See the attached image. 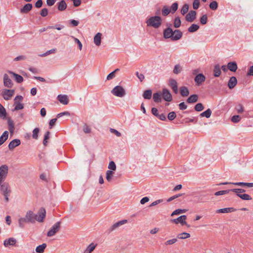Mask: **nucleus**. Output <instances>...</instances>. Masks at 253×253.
<instances>
[{
  "instance_id": "nucleus-1",
  "label": "nucleus",
  "mask_w": 253,
  "mask_h": 253,
  "mask_svg": "<svg viewBox=\"0 0 253 253\" xmlns=\"http://www.w3.org/2000/svg\"><path fill=\"white\" fill-rule=\"evenodd\" d=\"M146 22L147 26L152 27L155 29H158L162 24V19L160 16L156 15L150 17L147 20Z\"/></svg>"
},
{
  "instance_id": "nucleus-2",
  "label": "nucleus",
  "mask_w": 253,
  "mask_h": 253,
  "mask_svg": "<svg viewBox=\"0 0 253 253\" xmlns=\"http://www.w3.org/2000/svg\"><path fill=\"white\" fill-rule=\"evenodd\" d=\"M23 99V97L21 95H17L15 97L14 100V108L12 110V111L22 110L24 108V105L22 103Z\"/></svg>"
},
{
  "instance_id": "nucleus-3",
  "label": "nucleus",
  "mask_w": 253,
  "mask_h": 253,
  "mask_svg": "<svg viewBox=\"0 0 253 253\" xmlns=\"http://www.w3.org/2000/svg\"><path fill=\"white\" fill-rule=\"evenodd\" d=\"M111 93L116 96L122 97L126 94V91L122 86L117 85L111 90Z\"/></svg>"
},
{
  "instance_id": "nucleus-4",
  "label": "nucleus",
  "mask_w": 253,
  "mask_h": 253,
  "mask_svg": "<svg viewBox=\"0 0 253 253\" xmlns=\"http://www.w3.org/2000/svg\"><path fill=\"white\" fill-rule=\"evenodd\" d=\"M61 222L60 221L55 223L50 229L49 231L47 233L48 237H52L58 232L60 228Z\"/></svg>"
},
{
  "instance_id": "nucleus-5",
  "label": "nucleus",
  "mask_w": 253,
  "mask_h": 253,
  "mask_svg": "<svg viewBox=\"0 0 253 253\" xmlns=\"http://www.w3.org/2000/svg\"><path fill=\"white\" fill-rule=\"evenodd\" d=\"M162 98L167 102H170L172 100V96L169 90L167 88H163L161 92Z\"/></svg>"
},
{
  "instance_id": "nucleus-6",
  "label": "nucleus",
  "mask_w": 253,
  "mask_h": 253,
  "mask_svg": "<svg viewBox=\"0 0 253 253\" xmlns=\"http://www.w3.org/2000/svg\"><path fill=\"white\" fill-rule=\"evenodd\" d=\"M0 191L2 194L10 193L11 188L9 183L5 181L2 182L0 184Z\"/></svg>"
},
{
  "instance_id": "nucleus-7",
  "label": "nucleus",
  "mask_w": 253,
  "mask_h": 253,
  "mask_svg": "<svg viewBox=\"0 0 253 253\" xmlns=\"http://www.w3.org/2000/svg\"><path fill=\"white\" fill-rule=\"evenodd\" d=\"M187 219V216L185 215H181L176 219H173L171 220V221L175 224H178L180 223L182 225H185L188 227H190V225H188L186 222V220Z\"/></svg>"
},
{
  "instance_id": "nucleus-8",
  "label": "nucleus",
  "mask_w": 253,
  "mask_h": 253,
  "mask_svg": "<svg viewBox=\"0 0 253 253\" xmlns=\"http://www.w3.org/2000/svg\"><path fill=\"white\" fill-rule=\"evenodd\" d=\"M14 90L4 89L2 90L1 95L5 100H9L13 95Z\"/></svg>"
},
{
  "instance_id": "nucleus-9",
  "label": "nucleus",
  "mask_w": 253,
  "mask_h": 253,
  "mask_svg": "<svg viewBox=\"0 0 253 253\" xmlns=\"http://www.w3.org/2000/svg\"><path fill=\"white\" fill-rule=\"evenodd\" d=\"M26 217L29 222L34 223L37 220V214H35L32 211H28L26 214Z\"/></svg>"
},
{
  "instance_id": "nucleus-10",
  "label": "nucleus",
  "mask_w": 253,
  "mask_h": 253,
  "mask_svg": "<svg viewBox=\"0 0 253 253\" xmlns=\"http://www.w3.org/2000/svg\"><path fill=\"white\" fill-rule=\"evenodd\" d=\"M46 211L44 208H41L38 212L37 216V221L39 222H42L45 217Z\"/></svg>"
},
{
  "instance_id": "nucleus-11",
  "label": "nucleus",
  "mask_w": 253,
  "mask_h": 253,
  "mask_svg": "<svg viewBox=\"0 0 253 253\" xmlns=\"http://www.w3.org/2000/svg\"><path fill=\"white\" fill-rule=\"evenodd\" d=\"M173 31L170 27H168L164 30L163 36L166 39L170 38L171 39Z\"/></svg>"
},
{
  "instance_id": "nucleus-12",
  "label": "nucleus",
  "mask_w": 253,
  "mask_h": 253,
  "mask_svg": "<svg viewBox=\"0 0 253 253\" xmlns=\"http://www.w3.org/2000/svg\"><path fill=\"white\" fill-rule=\"evenodd\" d=\"M196 12L194 10L190 11L185 16V19L187 22H192L196 18Z\"/></svg>"
},
{
  "instance_id": "nucleus-13",
  "label": "nucleus",
  "mask_w": 253,
  "mask_h": 253,
  "mask_svg": "<svg viewBox=\"0 0 253 253\" xmlns=\"http://www.w3.org/2000/svg\"><path fill=\"white\" fill-rule=\"evenodd\" d=\"M3 84L5 87L11 88L13 85L12 81L6 74L3 76Z\"/></svg>"
},
{
  "instance_id": "nucleus-14",
  "label": "nucleus",
  "mask_w": 253,
  "mask_h": 253,
  "mask_svg": "<svg viewBox=\"0 0 253 253\" xmlns=\"http://www.w3.org/2000/svg\"><path fill=\"white\" fill-rule=\"evenodd\" d=\"M169 84L173 91V92L177 94L178 93V86L176 80L173 79H170L169 80Z\"/></svg>"
},
{
  "instance_id": "nucleus-15",
  "label": "nucleus",
  "mask_w": 253,
  "mask_h": 253,
  "mask_svg": "<svg viewBox=\"0 0 253 253\" xmlns=\"http://www.w3.org/2000/svg\"><path fill=\"white\" fill-rule=\"evenodd\" d=\"M206 78L202 74H198L195 78L194 80L197 85H201L203 82H205Z\"/></svg>"
},
{
  "instance_id": "nucleus-16",
  "label": "nucleus",
  "mask_w": 253,
  "mask_h": 253,
  "mask_svg": "<svg viewBox=\"0 0 253 253\" xmlns=\"http://www.w3.org/2000/svg\"><path fill=\"white\" fill-rule=\"evenodd\" d=\"M21 144V141L18 139L12 140L8 144V148L10 150H12L14 148L18 146Z\"/></svg>"
},
{
  "instance_id": "nucleus-17",
  "label": "nucleus",
  "mask_w": 253,
  "mask_h": 253,
  "mask_svg": "<svg viewBox=\"0 0 253 253\" xmlns=\"http://www.w3.org/2000/svg\"><path fill=\"white\" fill-rule=\"evenodd\" d=\"M127 222V220H123L119 221L116 223L114 224L113 225L111 226L110 228L109 229V232H112L115 230H116L117 228L121 226V225L126 223Z\"/></svg>"
},
{
  "instance_id": "nucleus-18",
  "label": "nucleus",
  "mask_w": 253,
  "mask_h": 253,
  "mask_svg": "<svg viewBox=\"0 0 253 253\" xmlns=\"http://www.w3.org/2000/svg\"><path fill=\"white\" fill-rule=\"evenodd\" d=\"M182 33L179 30H175L173 31V34L171 38L172 41H177L181 38Z\"/></svg>"
},
{
  "instance_id": "nucleus-19",
  "label": "nucleus",
  "mask_w": 253,
  "mask_h": 253,
  "mask_svg": "<svg viewBox=\"0 0 253 253\" xmlns=\"http://www.w3.org/2000/svg\"><path fill=\"white\" fill-rule=\"evenodd\" d=\"M16 242V240L15 238H9L4 240L3 245L5 247H8L9 246H14Z\"/></svg>"
},
{
  "instance_id": "nucleus-20",
  "label": "nucleus",
  "mask_w": 253,
  "mask_h": 253,
  "mask_svg": "<svg viewBox=\"0 0 253 253\" xmlns=\"http://www.w3.org/2000/svg\"><path fill=\"white\" fill-rule=\"evenodd\" d=\"M57 99L61 103L64 105H67L69 103V99L66 95H58Z\"/></svg>"
},
{
  "instance_id": "nucleus-21",
  "label": "nucleus",
  "mask_w": 253,
  "mask_h": 253,
  "mask_svg": "<svg viewBox=\"0 0 253 253\" xmlns=\"http://www.w3.org/2000/svg\"><path fill=\"white\" fill-rule=\"evenodd\" d=\"M236 210L234 209V208H225L223 209H220L219 210H216V213H229V212H232L235 211H236Z\"/></svg>"
},
{
  "instance_id": "nucleus-22",
  "label": "nucleus",
  "mask_w": 253,
  "mask_h": 253,
  "mask_svg": "<svg viewBox=\"0 0 253 253\" xmlns=\"http://www.w3.org/2000/svg\"><path fill=\"white\" fill-rule=\"evenodd\" d=\"M57 8L59 11H63L65 10L67 7V5L64 0H61L57 3Z\"/></svg>"
},
{
  "instance_id": "nucleus-23",
  "label": "nucleus",
  "mask_w": 253,
  "mask_h": 253,
  "mask_svg": "<svg viewBox=\"0 0 253 253\" xmlns=\"http://www.w3.org/2000/svg\"><path fill=\"white\" fill-rule=\"evenodd\" d=\"M32 7L33 5L31 3H27L20 9V12L27 13L32 9Z\"/></svg>"
},
{
  "instance_id": "nucleus-24",
  "label": "nucleus",
  "mask_w": 253,
  "mask_h": 253,
  "mask_svg": "<svg viewBox=\"0 0 253 253\" xmlns=\"http://www.w3.org/2000/svg\"><path fill=\"white\" fill-rule=\"evenodd\" d=\"M237 79L236 78V77H232L231 78H230V79L228 82V86L229 88L232 89L236 86V85L237 84Z\"/></svg>"
},
{
  "instance_id": "nucleus-25",
  "label": "nucleus",
  "mask_w": 253,
  "mask_h": 253,
  "mask_svg": "<svg viewBox=\"0 0 253 253\" xmlns=\"http://www.w3.org/2000/svg\"><path fill=\"white\" fill-rule=\"evenodd\" d=\"M228 69L232 72H236L238 67L237 64L235 62H230L227 64Z\"/></svg>"
},
{
  "instance_id": "nucleus-26",
  "label": "nucleus",
  "mask_w": 253,
  "mask_h": 253,
  "mask_svg": "<svg viewBox=\"0 0 253 253\" xmlns=\"http://www.w3.org/2000/svg\"><path fill=\"white\" fill-rule=\"evenodd\" d=\"M180 94L183 97H186L189 95V91L188 88L185 86H182L180 87Z\"/></svg>"
},
{
  "instance_id": "nucleus-27",
  "label": "nucleus",
  "mask_w": 253,
  "mask_h": 253,
  "mask_svg": "<svg viewBox=\"0 0 253 253\" xmlns=\"http://www.w3.org/2000/svg\"><path fill=\"white\" fill-rule=\"evenodd\" d=\"M153 99L155 103L161 102L162 100L161 92L154 93L153 95Z\"/></svg>"
},
{
  "instance_id": "nucleus-28",
  "label": "nucleus",
  "mask_w": 253,
  "mask_h": 253,
  "mask_svg": "<svg viewBox=\"0 0 253 253\" xmlns=\"http://www.w3.org/2000/svg\"><path fill=\"white\" fill-rule=\"evenodd\" d=\"M8 73L13 76L15 81L18 83H21L23 81V78L21 76L17 74L12 71H9Z\"/></svg>"
},
{
  "instance_id": "nucleus-29",
  "label": "nucleus",
  "mask_w": 253,
  "mask_h": 253,
  "mask_svg": "<svg viewBox=\"0 0 253 253\" xmlns=\"http://www.w3.org/2000/svg\"><path fill=\"white\" fill-rule=\"evenodd\" d=\"M8 137V132L7 131H4L2 134L0 136V146L4 143V142L7 139Z\"/></svg>"
},
{
  "instance_id": "nucleus-30",
  "label": "nucleus",
  "mask_w": 253,
  "mask_h": 253,
  "mask_svg": "<svg viewBox=\"0 0 253 253\" xmlns=\"http://www.w3.org/2000/svg\"><path fill=\"white\" fill-rule=\"evenodd\" d=\"M101 36L100 33H98L94 37V42L97 46H99L101 44Z\"/></svg>"
},
{
  "instance_id": "nucleus-31",
  "label": "nucleus",
  "mask_w": 253,
  "mask_h": 253,
  "mask_svg": "<svg viewBox=\"0 0 253 253\" xmlns=\"http://www.w3.org/2000/svg\"><path fill=\"white\" fill-rule=\"evenodd\" d=\"M221 74L220 66L218 64H216L214 67L213 75L214 77H218Z\"/></svg>"
},
{
  "instance_id": "nucleus-32",
  "label": "nucleus",
  "mask_w": 253,
  "mask_h": 253,
  "mask_svg": "<svg viewBox=\"0 0 253 253\" xmlns=\"http://www.w3.org/2000/svg\"><path fill=\"white\" fill-rule=\"evenodd\" d=\"M198 96L196 94H193L190 96L187 99L188 103H195L198 101Z\"/></svg>"
},
{
  "instance_id": "nucleus-33",
  "label": "nucleus",
  "mask_w": 253,
  "mask_h": 253,
  "mask_svg": "<svg viewBox=\"0 0 253 253\" xmlns=\"http://www.w3.org/2000/svg\"><path fill=\"white\" fill-rule=\"evenodd\" d=\"M7 113L5 108L0 103V118L5 119Z\"/></svg>"
},
{
  "instance_id": "nucleus-34",
  "label": "nucleus",
  "mask_w": 253,
  "mask_h": 253,
  "mask_svg": "<svg viewBox=\"0 0 253 253\" xmlns=\"http://www.w3.org/2000/svg\"><path fill=\"white\" fill-rule=\"evenodd\" d=\"M46 247V244L45 243H43L42 244L37 247L36 251L38 253H43Z\"/></svg>"
},
{
  "instance_id": "nucleus-35",
  "label": "nucleus",
  "mask_w": 253,
  "mask_h": 253,
  "mask_svg": "<svg viewBox=\"0 0 253 253\" xmlns=\"http://www.w3.org/2000/svg\"><path fill=\"white\" fill-rule=\"evenodd\" d=\"M152 91L150 89H148L144 91L143 97L145 99H150L151 98Z\"/></svg>"
},
{
  "instance_id": "nucleus-36",
  "label": "nucleus",
  "mask_w": 253,
  "mask_h": 253,
  "mask_svg": "<svg viewBox=\"0 0 253 253\" xmlns=\"http://www.w3.org/2000/svg\"><path fill=\"white\" fill-rule=\"evenodd\" d=\"M96 247V244L92 243L88 245L85 250L84 253H91Z\"/></svg>"
},
{
  "instance_id": "nucleus-37",
  "label": "nucleus",
  "mask_w": 253,
  "mask_h": 253,
  "mask_svg": "<svg viewBox=\"0 0 253 253\" xmlns=\"http://www.w3.org/2000/svg\"><path fill=\"white\" fill-rule=\"evenodd\" d=\"M226 184H233L236 186H246V182H223L219 184V185H226Z\"/></svg>"
},
{
  "instance_id": "nucleus-38",
  "label": "nucleus",
  "mask_w": 253,
  "mask_h": 253,
  "mask_svg": "<svg viewBox=\"0 0 253 253\" xmlns=\"http://www.w3.org/2000/svg\"><path fill=\"white\" fill-rule=\"evenodd\" d=\"M211 113H212V112H211V110L210 109H208L205 111L201 113L200 115V116L201 117H205L207 118H209L211 116Z\"/></svg>"
},
{
  "instance_id": "nucleus-39",
  "label": "nucleus",
  "mask_w": 253,
  "mask_h": 253,
  "mask_svg": "<svg viewBox=\"0 0 253 253\" xmlns=\"http://www.w3.org/2000/svg\"><path fill=\"white\" fill-rule=\"evenodd\" d=\"M199 29V26L198 25L193 24L188 28V31L190 33H193L197 31Z\"/></svg>"
},
{
  "instance_id": "nucleus-40",
  "label": "nucleus",
  "mask_w": 253,
  "mask_h": 253,
  "mask_svg": "<svg viewBox=\"0 0 253 253\" xmlns=\"http://www.w3.org/2000/svg\"><path fill=\"white\" fill-rule=\"evenodd\" d=\"M7 123L8 129L11 133H13L14 130V125L13 121L9 119Z\"/></svg>"
},
{
  "instance_id": "nucleus-41",
  "label": "nucleus",
  "mask_w": 253,
  "mask_h": 253,
  "mask_svg": "<svg viewBox=\"0 0 253 253\" xmlns=\"http://www.w3.org/2000/svg\"><path fill=\"white\" fill-rule=\"evenodd\" d=\"M29 222L26 217L20 218L18 220L19 225L20 227L23 228L24 226L25 223Z\"/></svg>"
},
{
  "instance_id": "nucleus-42",
  "label": "nucleus",
  "mask_w": 253,
  "mask_h": 253,
  "mask_svg": "<svg viewBox=\"0 0 253 253\" xmlns=\"http://www.w3.org/2000/svg\"><path fill=\"white\" fill-rule=\"evenodd\" d=\"M190 237V234L186 232H183L182 233L179 234L177 235V238L180 239H185L189 238Z\"/></svg>"
},
{
  "instance_id": "nucleus-43",
  "label": "nucleus",
  "mask_w": 253,
  "mask_h": 253,
  "mask_svg": "<svg viewBox=\"0 0 253 253\" xmlns=\"http://www.w3.org/2000/svg\"><path fill=\"white\" fill-rule=\"evenodd\" d=\"M170 9L167 6H164L162 10V15L164 16H167L170 12Z\"/></svg>"
},
{
  "instance_id": "nucleus-44",
  "label": "nucleus",
  "mask_w": 253,
  "mask_h": 253,
  "mask_svg": "<svg viewBox=\"0 0 253 253\" xmlns=\"http://www.w3.org/2000/svg\"><path fill=\"white\" fill-rule=\"evenodd\" d=\"M238 197L243 200H252V198L249 194H241V195H239Z\"/></svg>"
},
{
  "instance_id": "nucleus-45",
  "label": "nucleus",
  "mask_w": 253,
  "mask_h": 253,
  "mask_svg": "<svg viewBox=\"0 0 253 253\" xmlns=\"http://www.w3.org/2000/svg\"><path fill=\"white\" fill-rule=\"evenodd\" d=\"M114 174V172H113V171L111 170H107L106 171V179L108 181H111L112 179V177H113V175Z\"/></svg>"
},
{
  "instance_id": "nucleus-46",
  "label": "nucleus",
  "mask_w": 253,
  "mask_h": 253,
  "mask_svg": "<svg viewBox=\"0 0 253 253\" xmlns=\"http://www.w3.org/2000/svg\"><path fill=\"white\" fill-rule=\"evenodd\" d=\"M186 210L177 209L173 211L171 214V216H174V215L180 214L186 212Z\"/></svg>"
},
{
  "instance_id": "nucleus-47",
  "label": "nucleus",
  "mask_w": 253,
  "mask_h": 253,
  "mask_svg": "<svg viewBox=\"0 0 253 253\" xmlns=\"http://www.w3.org/2000/svg\"><path fill=\"white\" fill-rule=\"evenodd\" d=\"M64 28V26L63 25H55V26H49L47 27L48 29H55L57 30H61Z\"/></svg>"
},
{
  "instance_id": "nucleus-48",
  "label": "nucleus",
  "mask_w": 253,
  "mask_h": 253,
  "mask_svg": "<svg viewBox=\"0 0 253 253\" xmlns=\"http://www.w3.org/2000/svg\"><path fill=\"white\" fill-rule=\"evenodd\" d=\"M174 26L175 28H179L181 25V21L179 17H177L174 19Z\"/></svg>"
},
{
  "instance_id": "nucleus-49",
  "label": "nucleus",
  "mask_w": 253,
  "mask_h": 253,
  "mask_svg": "<svg viewBox=\"0 0 253 253\" xmlns=\"http://www.w3.org/2000/svg\"><path fill=\"white\" fill-rule=\"evenodd\" d=\"M189 9V6L187 4H185L182 6L181 9V13L184 15L186 13H187Z\"/></svg>"
},
{
  "instance_id": "nucleus-50",
  "label": "nucleus",
  "mask_w": 253,
  "mask_h": 253,
  "mask_svg": "<svg viewBox=\"0 0 253 253\" xmlns=\"http://www.w3.org/2000/svg\"><path fill=\"white\" fill-rule=\"evenodd\" d=\"M204 108V106L201 103H197L194 107L195 110L198 112L202 111Z\"/></svg>"
},
{
  "instance_id": "nucleus-51",
  "label": "nucleus",
  "mask_w": 253,
  "mask_h": 253,
  "mask_svg": "<svg viewBox=\"0 0 253 253\" xmlns=\"http://www.w3.org/2000/svg\"><path fill=\"white\" fill-rule=\"evenodd\" d=\"M40 129L39 128H35L33 131L32 137L35 139H37L38 138V134L39 133Z\"/></svg>"
},
{
  "instance_id": "nucleus-52",
  "label": "nucleus",
  "mask_w": 253,
  "mask_h": 253,
  "mask_svg": "<svg viewBox=\"0 0 253 253\" xmlns=\"http://www.w3.org/2000/svg\"><path fill=\"white\" fill-rule=\"evenodd\" d=\"M181 69L182 68L181 66L179 64H177L175 65L173 70V72L175 74H178L181 72Z\"/></svg>"
},
{
  "instance_id": "nucleus-53",
  "label": "nucleus",
  "mask_w": 253,
  "mask_h": 253,
  "mask_svg": "<svg viewBox=\"0 0 253 253\" xmlns=\"http://www.w3.org/2000/svg\"><path fill=\"white\" fill-rule=\"evenodd\" d=\"M218 3L216 1H213L210 4V7L211 9L215 10L217 8Z\"/></svg>"
},
{
  "instance_id": "nucleus-54",
  "label": "nucleus",
  "mask_w": 253,
  "mask_h": 253,
  "mask_svg": "<svg viewBox=\"0 0 253 253\" xmlns=\"http://www.w3.org/2000/svg\"><path fill=\"white\" fill-rule=\"evenodd\" d=\"M56 48L51 49L50 50L47 51L45 53L40 55V56H41V57L46 56L50 54L54 53L56 52Z\"/></svg>"
},
{
  "instance_id": "nucleus-55",
  "label": "nucleus",
  "mask_w": 253,
  "mask_h": 253,
  "mask_svg": "<svg viewBox=\"0 0 253 253\" xmlns=\"http://www.w3.org/2000/svg\"><path fill=\"white\" fill-rule=\"evenodd\" d=\"M177 241V239L176 238H173V239H172L169 240L167 241L165 243V245H166V246L171 245L174 244Z\"/></svg>"
},
{
  "instance_id": "nucleus-56",
  "label": "nucleus",
  "mask_w": 253,
  "mask_h": 253,
  "mask_svg": "<svg viewBox=\"0 0 253 253\" xmlns=\"http://www.w3.org/2000/svg\"><path fill=\"white\" fill-rule=\"evenodd\" d=\"M241 119V118L239 115H234L231 118V121L233 123H238Z\"/></svg>"
},
{
  "instance_id": "nucleus-57",
  "label": "nucleus",
  "mask_w": 253,
  "mask_h": 253,
  "mask_svg": "<svg viewBox=\"0 0 253 253\" xmlns=\"http://www.w3.org/2000/svg\"><path fill=\"white\" fill-rule=\"evenodd\" d=\"M230 191V190L219 191L215 192L214 193V195L220 196V195H225V194L229 193V192Z\"/></svg>"
},
{
  "instance_id": "nucleus-58",
  "label": "nucleus",
  "mask_w": 253,
  "mask_h": 253,
  "mask_svg": "<svg viewBox=\"0 0 253 253\" xmlns=\"http://www.w3.org/2000/svg\"><path fill=\"white\" fill-rule=\"evenodd\" d=\"M71 37H72V38H73L74 39L75 42L78 44V45L79 46V49L80 50H81L82 49V47H83V45H82V42L80 41V40L78 39H77L73 36H71Z\"/></svg>"
},
{
  "instance_id": "nucleus-59",
  "label": "nucleus",
  "mask_w": 253,
  "mask_h": 253,
  "mask_svg": "<svg viewBox=\"0 0 253 253\" xmlns=\"http://www.w3.org/2000/svg\"><path fill=\"white\" fill-rule=\"evenodd\" d=\"M208 16L206 14L203 15L200 18V22L202 25H205L207 23Z\"/></svg>"
},
{
  "instance_id": "nucleus-60",
  "label": "nucleus",
  "mask_w": 253,
  "mask_h": 253,
  "mask_svg": "<svg viewBox=\"0 0 253 253\" xmlns=\"http://www.w3.org/2000/svg\"><path fill=\"white\" fill-rule=\"evenodd\" d=\"M235 109L238 113H242L244 112V110L243 105H242L240 104H238L236 106Z\"/></svg>"
},
{
  "instance_id": "nucleus-61",
  "label": "nucleus",
  "mask_w": 253,
  "mask_h": 253,
  "mask_svg": "<svg viewBox=\"0 0 253 253\" xmlns=\"http://www.w3.org/2000/svg\"><path fill=\"white\" fill-rule=\"evenodd\" d=\"M176 117V114L174 112H171L169 113L168 118L169 121L173 120Z\"/></svg>"
},
{
  "instance_id": "nucleus-62",
  "label": "nucleus",
  "mask_w": 253,
  "mask_h": 253,
  "mask_svg": "<svg viewBox=\"0 0 253 253\" xmlns=\"http://www.w3.org/2000/svg\"><path fill=\"white\" fill-rule=\"evenodd\" d=\"M108 169L112 170H115L116 169V166L114 162L111 161L109 163L108 165Z\"/></svg>"
},
{
  "instance_id": "nucleus-63",
  "label": "nucleus",
  "mask_w": 253,
  "mask_h": 253,
  "mask_svg": "<svg viewBox=\"0 0 253 253\" xmlns=\"http://www.w3.org/2000/svg\"><path fill=\"white\" fill-rule=\"evenodd\" d=\"M48 11L47 8H43L41 10L40 12V14L42 17H45L48 15Z\"/></svg>"
},
{
  "instance_id": "nucleus-64",
  "label": "nucleus",
  "mask_w": 253,
  "mask_h": 253,
  "mask_svg": "<svg viewBox=\"0 0 253 253\" xmlns=\"http://www.w3.org/2000/svg\"><path fill=\"white\" fill-rule=\"evenodd\" d=\"M200 0H194L193 3V7L194 9H197L199 7Z\"/></svg>"
}]
</instances>
